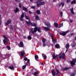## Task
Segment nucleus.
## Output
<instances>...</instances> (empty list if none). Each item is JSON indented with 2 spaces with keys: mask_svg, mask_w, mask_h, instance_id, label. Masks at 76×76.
Here are the masks:
<instances>
[{
  "mask_svg": "<svg viewBox=\"0 0 76 76\" xmlns=\"http://www.w3.org/2000/svg\"><path fill=\"white\" fill-rule=\"evenodd\" d=\"M69 46H70V45H69V44L67 43L66 44V51L65 52L66 53L67 51H68V48H69Z\"/></svg>",
  "mask_w": 76,
  "mask_h": 76,
  "instance_id": "8",
  "label": "nucleus"
},
{
  "mask_svg": "<svg viewBox=\"0 0 76 76\" xmlns=\"http://www.w3.org/2000/svg\"><path fill=\"white\" fill-rule=\"evenodd\" d=\"M25 38H26V37H25Z\"/></svg>",
  "mask_w": 76,
  "mask_h": 76,
  "instance_id": "59",
  "label": "nucleus"
},
{
  "mask_svg": "<svg viewBox=\"0 0 76 76\" xmlns=\"http://www.w3.org/2000/svg\"><path fill=\"white\" fill-rule=\"evenodd\" d=\"M50 36H51V38H52V40L53 39V36H51V34H50Z\"/></svg>",
  "mask_w": 76,
  "mask_h": 76,
  "instance_id": "45",
  "label": "nucleus"
},
{
  "mask_svg": "<svg viewBox=\"0 0 76 76\" xmlns=\"http://www.w3.org/2000/svg\"><path fill=\"white\" fill-rule=\"evenodd\" d=\"M23 9L24 10H25V11H26V12H28V10L27 9V8H26L24 7H23Z\"/></svg>",
  "mask_w": 76,
  "mask_h": 76,
  "instance_id": "23",
  "label": "nucleus"
},
{
  "mask_svg": "<svg viewBox=\"0 0 76 76\" xmlns=\"http://www.w3.org/2000/svg\"><path fill=\"white\" fill-rule=\"evenodd\" d=\"M9 41H7V40H6V42L7 43H9Z\"/></svg>",
  "mask_w": 76,
  "mask_h": 76,
  "instance_id": "53",
  "label": "nucleus"
},
{
  "mask_svg": "<svg viewBox=\"0 0 76 76\" xmlns=\"http://www.w3.org/2000/svg\"><path fill=\"white\" fill-rule=\"evenodd\" d=\"M61 6L62 7H63L64 6V2H61V3L59 5V6L60 7Z\"/></svg>",
  "mask_w": 76,
  "mask_h": 76,
  "instance_id": "12",
  "label": "nucleus"
},
{
  "mask_svg": "<svg viewBox=\"0 0 76 76\" xmlns=\"http://www.w3.org/2000/svg\"><path fill=\"white\" fill-rule=\"evenodd\" d=\"M52 57L53 59H55V58H58V55H56V56H55V55L53 54L52 55Z\"/></svg>",
  "mask_w": 76,
  "mask_h": 76,
  "instance_id": "11",
  "label": "nucleus"
},
{
  "mask_svg": "<svg viewBox=\"0 0 76 76\" xmlns=\"http://www.w3.org/2000/svg\"><path fill=\"white\" fill-rule=\"evenodd\" d=\"M71 35L72 36V35H75L74 34V33H71Z\"/></svg>",
  "mask_w": 76,
  "mask_h": 76,
  "instance_id": "49",
  "label": "nucleus"
},
{
  "mask_svg": "<svg viewBox=\"0 0 76 76\" xmlns=\"http://www.w3.org/2000/svg\"><path fill=\"white\" fill-rule=\"evenodd\" d=\"M52 73L53 74V76H56V72L54 70H52Z\"/></svg>",
  "mask_w": 76,
  "mask_h": 76,
  "instance_id": "20",
  "label": "nucleus"
},
{
  "mask_svg": "<svg viewBox=\"0 0 76 76\" xmlns=\"http://www.w3.org/2000/svg\"><path fill=\"white\" fill-rule=\"evenodd\" d=\"M75 73H72L71 75V76H75Z\"/></svg>",
  "mask_w": 76,
  "mask_h": 76,
  "instance_id": "37",
  "label": "nucleus"
},
{
  "mask_svg": "<svg viewBox=\"0 0 76 76\" xmlns=\"http://www.w3.org/2000/svg\"><path fill=\"white\" fill-rule=\"evenodd\" d=\"M45 41H46V39H42V42L43 43H45Z\"/></svg>",
  "mask_w": 76,
  "mask_h": 76,
  "instance_id": "35",
  "label": "nucleus"
},
{
  "mask_svg": "<svg viewBox=\"0 0 76 76\" xmlns=\"http://www.w3.org/2000/svg\"><path fill=\"white\" fill-rule=\"evenodd\" d=\"M1 1L2 0H1Z\"/></svg>",
  "mask_w": 76,
  "mask_h": 76,
  "instance_id": "61",
  "label": "nucleus"
},
{
  "mask_svg": "<svg viewBox=\"0 0 76 76\" xmlns=\"http://www.w3.org/2000/svg\"><path fill=\"white\" fill-rule=\"evenodd\" d=\"M5 56H6V55H5Z\"/></svg>",
  "mask_w": 76,
  "mask_h": 76,
  "instance_id": "60",
  "label": "nucleus"
},
{
  "mask_svg": "<svg viewBox=\"0 0 76 76\" xmlns=\"http://www.w3.org/2000/svg\"><path fill=\"white\" fill-rule=\"evenodd\" d=\"M46 25L47 26H48V27H51V25H50V23H47V24Z\"/></svg>",
  "mask_w": 76,
  "mask_h": 76,
  "instance_id": "32",
  "label": "nucleus"
},
{
  "mask_svg": "<svg viewBox=\"0 0 76 76\" xmlns=\"http://www.w3.org/2000/svg\"><path fill=\"white\" fill-rule=\"evenodd\" d=\"M56 72L57 73H59V70L58 69H56Z\"/></svg>",
  "mask_w": 76,
  "mask_h": 76,
  "instance_id": "50",
  "label": "nucleus"
},
{
  "mask_svg": "<svg viewBox=\"0 0 76 76\" xmlns=\"http://www.w3.org/2000/svg\"><path fill=\"white\" fill-rule=\"evenodd\" d=\"M54 26L56 28H57L58 26V23H54Z\"/></svg>",
  "mask_w": 76,
  "mask_h": 76,
  "instance_id": "16",
  "label": "nucleus"
},
{
  "mask_svg": "<svg viewBox=\"0 0 76 76\" xmlns=\"http://www.w3.org/2000/svg\"><path fill=\"white\" fill-rule=\"evenodd\" d=\"M29 12L30 13V14H32V12L31 11H29Z\"/></svg>",
  "mask_w": 76,
  "mask_h": 76,
  "instance_id": "52",
  "label": "nucleus"
},
{
  "mask_svg": "<svg viewBox=\"0 0 76 76\" xmlns=\"http://www.w3.org/2000/svg\"><path fill=\"white\" fill-rule=\"evenodd\" d=\"M16 1H17V0H15Z\"/></svg>",
  "mask_w": 76,
  "mask_h": 76,
  "instance_id": "58",
  "label": "nucleus"
},
{
  "mask_svg": "<svg viewBox=\"0 0 76 76\" xmlns=\"http://www.w3.org/2000/svg\"><path fill=\"white\" fill-rule=\"evenodd\" d=\"M18 11H19V9L18 8H16V10H14V12L15 13H17Z\"/></svg>",
  "mask_w": 76,
  "mask_h": 76,
  "instance_id": "30",
  "label": "nucleus"
},
{
  "mask_svg": "<svg viewBox=\"0 0 76 76\" xmlns=\"http://www.w3.org/2000/svg\"><path fill=\"white\" fill-rule=\"evenodd\" d=\"M46 45H46V44H45V43H44V44L43 45V47H45V46H46Z\"/></svg>",
  "mask_w": 76,
  "mask_h": 76,
  "instance_id": "47",
  "label": "nucleus"
},
{
  "mask_svg": "<svg viewBox=\"0 0 76 76\" xmlns=\"http://www.w3.org/2000/svg\"><path fill=\"white\" fill-rule=\"evenodd\" d=\"M45 4V2L44 1L43 2H40L39 3H37V7H39V6H42V5H44Z\"/></svg>",
  "mask_w": 76,
  "mask_h": 76,
  "instance_id": "4",
  "label": "nucleus"
},
{
  "mask_svg": "<svg viewBox=\"0 0 76 76\" xmlns=\"http://www.w3.org/2000/svg\"><path fill=\"white\" fill-rule=\"evenodd\" d=\"M63 26V23H61L60 24V25L59 26V28H61V27H62Z\"/></svg>",
  "mask_w": 76,
  "mask_h": 76,
  "instance_id": "33",
  "label": "nucleus"
},
{
  "mask_svg": "<svg viewBox=\"0 0 76 76\" xmlns=\"http://www.w3.org/2000/svg\"><path fill=\"white\" fill-rule=\"evenodd\" d=\"M71 3L72 4H75V3H76V0H74L71 2Z\"/></svg>",
  "mask_w": 76,
  "mask_h": 76,
  "instance_id": "31",
  "label": "nucleus"
},
{
  "mask_svg": "<svg viewBox=\"0 0 76 76\" xmlns=\"http://www.w3.org/2000/svg\"><path fill=\"white\" fill-rule=\"evenodd\" d=\"M56 75L57 76H58V73H57L56 74Z\"/></svg>",
  "mask_w": 76,
  "mask_h": 76,
  "instance_id": "56",
  "label": "nucleus"
},
{
  "mask_svg": "<svg viewBox=\"0 0 76 76\" xmlns=\"http://www.w3.org/2000/svg\"><path fill=\"white\" fill-rule=\"evenodd\" d=\"M19 7H20V8H21V7H22V6L21 5V4H20V3L19 4Z\"/></svg>",
  "mask_w": 76,
  "mask_h": 76,
  "instance_id": "41",
  "label": "nucleus"
},
{
  "mask_svg": "<svg viewBox=\"0 0 76 76\" xmlns=\"http://www.w3.org/2000/svg\"><path fill=\"white\" fill-rule=\"evenodd\" d=\"M71 46L72 47H75V46H76V42H74V43H72L71 44Z\"/></svg>",
  "mask_w": 76,
  "mask_h": 76,
  "instance_id": "18",
  "label": "nucleus"
},
{
  "mask_svg": "<svg viewBox=\"0 0 76 76\" xmlns=\"http://www.w3.org/2000/svg\"><path fill=\"white\" fill-rule=\"evenodd\" d=\"M27 39H29V40H31V39H32V37L29 35L28 36Z\"/></svg>",
  "mask_w": 76,
  "mask_h": 76,
  "instance_id": "27",
  "label": "nucleus"
},
{
  "mask_svg": "<svg viewBox=\"0 0 76 76\" xmlns=\"http://www.w3.org/2000/svg\"><path fill=\"white\" fill-rule=\"evenodd\" d=\"M1 15H0V25H1Z\"/></svg>",
  "mask_w": 76,
  "mask_h": 76,
  "instance_id": "44",
  "label": "nucleus"
},
{
  "mask_svg": "<svg viewBox=\"0 0 76 76\" xmlns=\"http://www.w3.org/2000/svg\"><path fill=\"white\" fill-rule=\"evenodd\" d=\"M26 65H23V69H25V68H26Z\"/></svg>",
  "mask_w": 76,
  "mask_h": 76,
  "instance_id": "40",
  "label": "nucleus"
},
{
  "mask_svg": "<svg viewBox=\"0 0 76 76\" xmlns=\"http://www.w3.org/2000/svg\"><path fill=\"white\" fill-rule=\"evenodd\" d=\"M56 0H53V2H56Z\"/></svg>",
  "mask_w": 76,
  "mask_h": 76,
  "instance_id": "54",
  "label": "nucleus"
},
{
  "mask_svg": "<svg viewBox=\"0 0 76 76\" xmlns=\"http://www.w3.org/2000/svg\"><path fill=\"white\" fill-rule=\"evenodd\" d=\"M55 47L56 48H60V45H59L57 44L55 45Z\"/></svg>",
  "mask_w": 76,
  "mask_h": 76,
  "instance_id": "21",
  "label": "nucleus"
},
{
  "mask_svg": "<svg viewBox=\"0 0 76 76\" xmlns=\"http://www.w3.org/2000/svg\"><path fill=\"white\" fill-rule=\"evenodd\" d=\"M9 68L10 69H11L12 70H14V68L13 67V66H12V65L10 66Z\"/></svg>",
  "mask_w": 76,
  "mask_h": 76,
  "instance_id": "24",
  "label": "nucleus"
},
{
  "mask_svg": "<svg viewBox=\"0 0 76 76\" xmlns=\"http://www.w3.org/2000/svg\"><path fill=\"white\" fill-rule=\"evenodd\" d=\"M25 17L26 19H29V18L26 15H25Z\"/></svg>",
  "mask_w": 76,
  "mask_h": 76,
  "instance_id": "36",
  "label": "nucleus"
},
{
  "mask_svg": "<svg viewBox=\"0 0 76 76\" xmlns=\"http://www.w3.org/2000/svg\"><path fill=\"white\" fill-rule=\"evenodd\" d=\"M52 41L53 42H56V40H54V39H52Z\"/></svg>",
  "mask_w": 76,
  "mask_h": 76,
  "instance_id": "48",
  "label": "nucleus"
},
{
  "mask_svg": "<svg viewBox=\"0 0 76 76\" xmlns=\"http://www.w3.org/2000/svg\"><path fill=\"white\" fill-rule=\"evenodd\" d=\"M41 64L42 65H44V64L42 63H41Z\"/></svg>",
  "mask_w": 76,
  "mask_h": 76,
  "instance_id": "57",
  "label": "nucleus"
},
{
  "mask_svg": "<svg viewBox=\"0 0 76 76\" xmlns=\"http://www.w3.org/2000/svg\"><path fill=\"white\" fill-rule=\"evenodd\" d=\"M11 22V20H8L7 22V23H5L6 25H9V23H10Z\"/></svg>",
  "mask_w": 76,
  "mask_h": 76,
  "instance_id": "14",
  "label": "nucleus"
},
{
  "mask_svg": "<svg viewBox=\"0 0 76 76\" xmlns=\"http://www.w3.org/2000/svg\"><path fill=\"white\" fill-rule=\"evenodd\" d=\"M70 22H71V23H72V22H73V20H70Z\"/></svg>",
  "mask_w": 76,
  "mask_h": 76,
  "instance_id": "51",
  "label": "nucleus"
},
{
  "mask_svg": "<svg viewBox=\"0 0 76 76\" xmlns=\"http://www.w3.org/2000/svg\"><path fill=\"white\" fill-rule=\"evenodd\" d=\"M36 12L37 14V15H40V14L41 12H40V11L39 10H37L36 11Z\"/></svg>",
  "mask_w": 76,
  "mask_h": 76,
  "instance_id": "26",
  "label": "nucleus"
},
{
  "mask_svg": "<svg viewBox=\"0 0 76 76\" xmlns=\"http://www.w3.org/2000/svg\"><path fill=\"white\" fill-rule=\"evenodd\" d=\"M44 29L45 31H50V29L49 28L46 27H44Z\"/></svg>",
  "mask_w": 76,
  "mask_h": 76,
  "instance_id": "19",
  "label": "nucleus"
},
{
  "mask_svg": "<svg viewBox=\"0 0 76 76\" xmlns=\"http://www.w3.org/2000/svg\"><path fill=\"white\" fill-rule=\"evenodd\" d=\"M60 14L61 17H62V16H63V12H60Z\"/></svg>",
  "mask_w": 76,
  "mask_h": 76,
  "instance_id": "38",
  "label": "nucleus"
},
{
  "mask_svg": "<svg viewBox=\"0 0 76 76\" xmlns=\"http://www.w3.org/2000/svg\"><path fill=\"white\" fill-rule=\"evenodd\" d=\"M65 56V54H64V53H60L59 55V57L61 59V58H63V59H64V60L65 59H64V58Z\"/></svg>",
  "mask_w": 76,
  "mask_h": 76,
  "instance_id": "3",
  "label": "nucleus"
},
{
  "mask_svg": "<svg viewBox=\"0 0 76 76\" xmlns=\"http://www.w3.org/2000/svg\"><path fill=\"white\" fill-rule=\"evenodd\" d=\"M35 20H39V18L37 15H36L35 16Z\"/></svg>",
  "mask_w": 76,
  "mask_h": 76,
  "instance_id": "22",
  "label": "nucleus"
},
{
  "mask_svg": "<svg viewBox=\"0 0 76 76\" xmlns=\"http://www.w3.org/2000/svg\"><path fill=\"white\" fill-rule=\"evenodd\" d=\"M31 2H33V0H30Z\"/></svg>",
  "mask_w": 76,
  "mask_h": 76,
  "instance_id": "55",
  "label": "nucleus"
},
{
  "mask_svg": "<svg viewBox=\"0 0 76 76\" xmlns=\"http://www.w3.org/2000/svg\"><path fill=\"white\" fill-rule=\"evenodd\" d=\"M20 53L21 57H23V56H24V54H25V52L24 51H23L20 52Z\"/></svg>",
  "mask_w": 76,
  "mask_h": 76,
  "instance_id": "10",
  "label": "nucleus"
},
{
  "mask_svg": "<svg viewBox=\"0 0 76 76\" xmlns=\"http://www.w3.org/2000/svg\"><path fill=\"white\" fill-rule=\"evenodd\" d=\"M23 18H24V13H23L21 15L20 18V20L21 21H23Z\"/></svg>",
  "mask_w": 76,
  "mask_h": 76,
  "instance_id": "7",
  "label": "nucleus"
},
{
  "mask_svg": "<svg viewBox=\"0 0 76 76\" xmlns=\"http://www.w3.org/2000/svg\"><path fill=\"white\" fill-rule=\"evenodd\" d=\"M43 0H37V2H36V4L37 5V3H40Z\"/></svg>",
  "mask_w": 76,
  "mask_h": 76,
  "instance_id": "25",
  "label": "nucleus"
},
{
  "mask_svg": "<svg viewBox=\"0 0 76 76\" xmlns=\"http://www.w3.org/2000/svg\"><path fill=\"white\" fill-rule=\"evenodd\" d=\"M70 62L72 66H73L75 64V62H76V60L74 59L72 61H70Z\"/></svg>",
  "mask_w": 76,
  "mask_h": 76,
  "instance_id": "6",
  "label": "nucleus"
},
{
  "mask_svg": "<svg viewBox=\"0 0 76 76\" xmlns=\"http://www.w3.org/2000/svg\"><path fill=\"white\" fill-rule=\"evenodd\" d=\"M35 76H37V75H38V73L37 72H34L33 74Z\"/></svg>",
  "mask_w": 76,
  "mask_h": 76,
  "instance_id": "29",
  "label": "nucleus"
},
{
  "mask_svg": "<svg viewBox=\"0 0 76 76\" xmlns=\"http://www.w3.org/2000/svg\"><path fill=\"white\" fill-rule=\"evenodd\" d=\"M31 9H35V7L34 6L31 7Z\"/></svg>",
  "mask_w": 76,
  "mask_h": 76,
  "instance_id": "43",
  "label": "nucleus"
},
{
  "mask_svg": "<svg viewBox=\"0 0 76 76\" xmlns=\"http://www.w3.org/2000/svg\"><path fill=\"white\" fill-rule=\"evenodd\" d=\"M70 10L72 15H75V13L73 12V8H72Z\"/></svg>",
  "mask_w": 76,
  "mask_h": 76,
  "instance_id": "17",
  "label": "nucleus"
},
{
  "mask_svg": "<svg viewBox=\"0 0 76 76\" xmlns=\"http://www.w3.org/2000/svg\"><path fill=\"white\" fill-rule=\"evenodd\" d=\"M35 58L36 60V61H39V60L38 59L39 58L38 57V56L37 55H35Z\"/></svg>",
  "mask_w": 76,
  "mask_h": 76,
  "instance_id": "13",
  "label": "nucleus"
},
{
  "mask_svg": "<svg viewBox=\"0 0 76 76\" xmlns=\"http://www.w3.org/2000/svg\"><path fill=\"white\" fill-rule=\"evenodd\" d=\"M42 56L43 58H44V59H46V58H47V56H46V55H45L44 53H43L42 54Z\"/></svg>",
  "mask_w": 76,
  "mask_h": 76,
  "instance_id": "15",
  "label": "nucleus"
},
{
  "mask_svg": "<svg viewBox=\"0 0 76 76\" xmlns=\"http://www.w3.org/2000/svg\"><path fill=\"white\" fill-rule=\"evenodd\" d=\"M24 60H25V61H27V62L28 63L26 64V63H25V61H24L25 64H26V65H28V66L30 65V63H29V62L30 61L29 59H28V58H26L24 59Z\"/></svg>",
  "mask_w": 76,
  "mask_h": 76,
  "instance_id": "5",
  "label": "nucleus"
},
{
  "mask_svg": "<svg viewBox=\"0 0 76 76\" xmlns=\"http://www.w3.org/2000/svg\"><path fill=\"white\" fill-rule=\"evenodd\" d=\"M7 48H8V50H10V47L9 46H7Z\"/></svg>",
  "mask_w": 76,
  "mask_h": 76,
  "instance_id": "46",
  "label": "nucleus"
},
{
  "mask_svg": "<svg viewBox=\"0 0 76 76\" xmlns=\"http://www.w3.org/2000/svg\"><path fill=\"white\" fill-rule=\"evenodd\" d=\"M26 22L28 25H30V24H31V26H34L35 27L34 28H32L31 29V32L32 34H34L35 32H36L37 31H38L39 32H41V31L40 30H41V28L36 27L37 26V24L31 23L30 20H28V21H26Z\"/></svg>",
  "mask_w": 76,
  "mask_h": 76,
  "instance_id": "1",
  "label": "nucleus"
},
{
  "mask_svg": "<svg viewBox=\"0 0 76 76\" xmlns=\"http://www.w3.org/2000/svg\"><path fill=\"white\" fill-rule=\"evenodd\" d=\"M18 46L19 47H23V43L22 42H20Z\"/></svg>",
  "mask_w": 76,
  "mask_h": 76,
  "instance_id": "9",
  "label": "nucleus"
},
{
  "mask_svg": "<svg viewBox=\"0 0 76 76\" xmlns=\"http://www.w3.org/2000/svg\"><path fill=\"white\" fill-rule=\"evenodd\" d=\"M69 69V68L67 67H65L63 69H62L63 71H64V70H68Z\"/></svg>",
  "mask_w": 76,
  "mask_h": 76,
  "instance_id": "28",
  "label": "nucleus"
},
{
  "mask_svg": "<svg viewBox=\"0 0 76 76\" xmlns=\"http://www.w3.org/2000/svg\"><path fill=\"white\" fill-rule=\"evenodd\" d=\"M3 37L4 38H5V39H7V40L8 39V38H7V37H6L4 35Z\"/></svg>",
  "mask_w": 76,
  "mask_h": 76,
  "instance_id": "39",
  "label": "nucleus"
},
{
  "mask_svg": "<svg viewBox=\"0 0 76 76\" xmlns=\"http://www.w3.org/2000/svg\"><path fill=\"white\" fill-rule=\"evenodd\" d=\"M70 32L69 30H68L66 31H62L61 33H59V34L61 35H62V36H64L66 35V34H67L68 32Z\"/></svg>",
  "mask_w": 76,
  "mask_h": 76,
  "instance_id": "2",
  "label": "nucleus"
},
{
  "mask_svg": "<svg viewBox=\"0 0 76 76\" xmlns=\"http://www.w3.org/2000/svg\"><path fill=\"white\" fill-rule=\"evenodd\" d=\"M70 1V0H66V3H69Z\"/></svg>",
  "mask_w": 76,
  "mask_h": 76,
  "instance_id": "42",
  "label": "nucleus"
},
{
  "mask_svg": "<svg viewBox=\"0 0 76 76\" xmlns=\"http://www.w3.org/2000/svg\"><path fill=\"white\" fill-rule=\"evenodd\" d=\"M3 42L4 44L5 45L6 44V39H4L3 40Z\"/></svg>",
  "mask_w": 76,
  "mask_h": 76,
  "instance_id": "34",
  "label": "nucleus"
}]
</instances>
